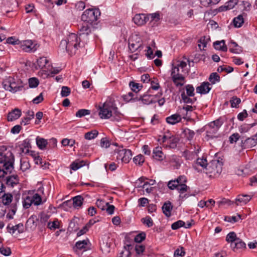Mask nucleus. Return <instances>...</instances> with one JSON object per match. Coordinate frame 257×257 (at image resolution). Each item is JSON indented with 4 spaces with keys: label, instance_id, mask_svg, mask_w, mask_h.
I'll return each instance as SVG.
<instances>
[{
    "label": "nucleus",
    "instance_id": "nucleus-48",
    "mask_svg": "<svg viewBox=\"0 0 257 257\" xmlns=\"http://www.w3.org/2000/svg\"><path fill=\"white\" fill-rule=\"evenodd\" d=\"M21 149H22V152H24V149H26V153H28L29 152V148H31V144L30 141L29 139H25L23 141Z\"/></svg>",
    "mask_w": 257,
    "mask_h": 257
},
{
    "label": "nucleus",
    "instance_id": "nucleus-38",
    "mask_svg": "<svg viewBox=\"0 0 257 257\" xmlns=\"http://www.w3.org/2000/svg\"><path fill=\"white\" fill-rule=\"evenodd\" d=\"M183 133L184 134L185 137L189 141L192 140L195 135L194 132L188 128H185L183 130Z\"/></svg>",
    "mask_w": 257,
    "mask_h": 257
},
{
    "label": "nucleus",
    "instance_id": "nucleus-13",
    "mask_svg": "<svg viewBox=\"0 0 257 257\" xmlns=\"http://www.w3.org/2000/svg\"><path fill=\"white\" fill-rule=\"evenodd\" d=\"M8 231L14 234L16 231H18L19 234L22 233L24 231V225L22 223H20L15 226H11V224H9L7 227Z\"/></svg>",
    "mask_w": 257,
    "mask_h": 257
},
{
    "label": "nucleus",
    "instance_id": "nucleus-62",
    "mask_svg": "<svg viewBox=\"0 0 257 257\" xmlns=\"http://www.w3.org/2000/svg\"><path fill=\"white\" fill-rule=\"evenodd\" d=\"M145 246L142 244H136L135 246V250L138 255L142 254L145 251Z\"/></svg>",
    "mask_w": 257,
    "mask_h": 257
},
{
    "label": "nucleus",
    "instance_id": "nucleus-33",
    "mask_svg": "<svg viewBox=\"0 0 257 257\" xmlns=\"http://www.w3.org/2000/svg\"><path fill=\"white\" fill-rule=\"evenodd\" d=\"M98 135V132L96 130H93L85 133L84 138L87 140H91L96 138Z\"/></svg>",
    "mask_w": 257,
    "mask_h": 257
},
{
    "label": "nucleus",
    "instance_id": "nucleus-30",
    "mask_svg": "<svg viewBox=\"0 0 257 257\" xmlns=\"http://www.w3.org/2000/svg\"><path fill=\"white\" fill-rule=\"evenodd\" d=\"M233 25L235 28H240L244 23V19L242 15H239L233 20Z\"/></svg>",
    "mask_w": 257,
    "mask_h": 257
},
{
    "label": "nucleus",
    "instance_id": "nucleus-54",
    "mask_svg": "<svg viewBox=\"0 0 257 257\" xmlns=\"http://www.w3.org/2000/svg\"><path fill=\"white\" fill-rule=\"evenodd\" d=\"M142 222L146 224L148 227H152L153 225V221L150 216H147L141 219Z\"/></svg>",
    "mask_w": 257,
    "mask_h": 257
},
{
    "label": "nucleus",
    "instance_id": "nucleus-27",
    "mask_svg": "<svg viewBox=\"0 0 257 257\" xmlns=\"http://www.w3.org/2000/svg\"><path fill=\"white\" fill-rule=\"evenodd\" d=\"M238 238V237H237L236 233L234 231H231L227 234L225 240L228 243H230V246H231Z\"/></svg>",
    "mask_w": 257,
    "mask_h": 257
},
{
    "label": "nucleus",
    "instance_id": "nucleus-37",
    "mask_svg": "<svg viewBox=\"0 0 257 257\" xmlns=\"http://www.w3.org/2000/svg\"><path fill=\"white\" fill-rule=\"evenodd\" d=\"M12 172H10L9 171L6 170L4 167H0V183H3L5 181V179L7 175L9 174H11Z\"/></svg>",
    "mask_w": 257,
    "mask_h": 257
},
{
    "label": "nucleus",
    "instance_id": "nucleus-44",
    "mask_svg": "<svg viewBox=\"0 0 257 257\" xmlns=\"http://www.w3.org/2000/svg\"><path fill=\"white\" fill-rule=\"evenodd\" d=\"M33 203L32 197L29 196H27L23 201V207L26 209L29 208Z\"/></svg>",
    "mask_w": 257,
    "mask_h": 257
},
{
    "label": "nucleus",
    "instance_id": "nucleus-23",
    "mask_svg": "<svg viewBox=\"0 0 257 257\" xmlns=\"http://www.w3.org/2000/svg\"><path fill=\"white\" fill-rule=\"evenodd\" d=\"M213 46L216 50L223 52H226L227 51V47L225 44V41L223 40L220 41H215L213 43Z\"/></svg>",
    "mask_w": 257,
    "mask_h": 257
},
{
    "label": "nucleus",
    "instance_id": "nucleus-12",
    "mask_svg": "<svg viewBox=\"0 0 257 257\" xmlns=\"http://www.w3.org/2000/svg\"><path fill=\"white\" fill-rule=\"evenodd\" d=\"M243 140L241 141L242 146L244 148H251L255 146L257 144V133L251 137L245 139L243 142Z\"/></svg>",
    "mask_w": 257,
    "mask_h": 257
},
{
    "label": "nucleus",
    "instance_id": "nucleus-26",
    "mask_svg": "<svg viewBox=\"0 0 257 257\" xmlns=\"http://www.w3.org/2000/svg\"><path fill=\"white\" fill-rule=\"evenodd\" d=\"M38 219L36 215H31L28 219L26 222V226H29L30 228H35L37 225V221Z\"/></svg>",
    "mask_w": 257,
    "mask_h": 257
},
{
    "label": "nucleus",
    "instance_id": "nucleus-10",
    "mask_svg": "<svg viewBox=\"0 0 257 257\" xmlns=\"http://www.w3.org/2000/svg\"><path fill=\"white\" fill-rule=\"evenodd\" d=\"M133 21L137 25L141 26L149 21V18L147 14H137L133 18Z\"/></svg>",
    "mask_w": 257,
    "mask_h": 257
},
{
    "label": "nucleus",
    "instance_id": "nucleus-52",
    "mask_svg": "<svg viewBox=\"0 0 257 257\" xmlns=\"http://www.w3.org/2000/svg\"><path fill=\"white\" fill-rule=\"evenodd\" d=\"M146 236V233L144 232H142L140 233H139L135 237L134 241L137 243H140L145 239Z\"/></svg>",
    "mask_w": 257,
    "mask_h": 257
},
{
    "label": "nucleus",
    "instance_id": "nucleus-57",
    "mask_svg": "<svg viewBox=\"0 0 257 257\" xmlns=\"http://www.w3.org/2000/svg\"><path fill=\"white\" fill-rule=\"evenodd\" d=\"M126 149H124L122 148V147H121V149L119 148L118 149L115 150V152L117 154L116 156L117 160H120L121 161V158L123 157V156L124 155V151H126Z\"/></svg>",
    "mask_w": 257,
    "mask_h": 257
},
{
    "label": "nucleus",
    "instance_id": "nucleus-7",
    "mask_svg": "<svg viewBox=\"0 0 257 257\" xmlns=\"http://www.w3.org/2000/svg\"><path fill=\"white\" fill-rule=\"evenodd\" d=\"M100 16V11L98 9H89L85 10L82 14L81 20L97 26V20Z\"/></svg>",
    "mask_w": 257,
    "mask_h": 257
},
{
    "label": "nucleus",
    "instance_id": "nucleus-55",
    "mask_svg": "<svg viewBox=\"0 0 257 257\" xmlns=\"http://www.w3.org/2000/svg\"><path fill=\"white\" fill-rule=\"evenodd\" d=\"M39 84L38 79L35 77L31 78L29 79V85L30 88H35Z\"/></svg>",
    "mask_w": 257,
    "mask_h": 257
},
{
    "label": "nucleus",
    "instance_id": "nucleus-22",
    "mask_svg": "<svg viewBox=\"0 0 257 257\" xmlns=\"http://www.w3.org/2000/svg\"><path fill=\"white\" fill-rule=\"evenodd\" d=\"M163 213L167 217H170L171 215V211L173 209V205L170 201H167L164 203L162 207Z\"/></svg>",
    "mask_w": 257,
    "mask_h": 257
},
{
    "label": "nucleus",
    "instance_id": "nucleus-40",
    "mask_svg": "<svg viewBox=\"0 0 257 257\" xmlns=\"http://www.w3.org/2000/svg\"><path fill=\"white\" fill-rule=\"evenodd\" d=\"M128 45L130 51H131L132 53H133L138 49H139L141 47L142 44L139 41H138L136 43L129 42Z\"/></svg>",
    "mask_w": 257,
    "mask_h": 257
},
{
    "label": "nucleus",
    "instance_id": "nucleus-53",
    "mask_svg": "<svg viewBox=\"0 0 257 257\" xmlns=\"http://www.w3.org/2000/svg\"><path fill=\"white\" fill-rule=\"evenodd\" d=\"M186 95L188 96H193L194 95V88L192 85L188 84L186 85Z\"/></svg>",
    "mask_w": 257,
    "mask_h": 257
},
{
    "label": "nucleus",
    "instance_id": "nucleus-59",
    "mask_svg": "<svg viewBox=\"0 0 257 257\" xmlns=\"http://www.w3.org/2000/svg\"><path fill=\"white\" fill-rule=\"evenodd\" d=\"M87 244V240H83L82 241H77L75 244V247L79 249H82L85 248V246Z\"/></svg>",
    "mask_w": 257,
    "mask_h": 257
},
{
    "label": "nucleus",
    "instance_id": "nucleus-14",
    "mask_svg": "<svg viewBox=\"0 0 257 257\" xmlns=\"http://www.w3.org/2000/svg\"><path fill=\"white\" fill-rule=\"evenodd\" d=\"M210 85V84L208 82H203L200 86L196 87L197 93H200L201 94L208 93L211 89Z\"/></svg>",
    "mask_w": 257,
    "mask_h": 257
},
{
    "label": "nucleus",
    "instance_id": "nucleus-8",
    "mask_svg": "<svg viewBox=\"0 0 257 257\" xmlns=\"http://www.w3.org/2000/svg\"><path fill=\"white\" fill-rule=\"evenodd\" d=\"M19 46L23 51L27 53L34 52L38 47L37 44H34L31 40L20 41Z\"/></svg>",
    "mask_w": 257,
    "mask_h": 257
},
{
    "label": "nucleus",
    "instance_id": "nucleus-45",
    "mask_svg": "<svg viewBox=\"0 0 257 257\" xmlns=\"http://www.w3.org/2000/svg\"><path fill=\"white\" fill-rule=\"evenodd\" d=\"M32 197L33 203L35 205L38 206L42 203V198L41 196L38 194L35 193Z\"/></svg>",
    "mask_w": 257,
    "mask_h": 257
},
{
    "label": "nucleus",
    "instance_id": "nucleus-28",
    "mask_svg": "<svg viewBox=\"0 0 257 257\" xmlns=\"http://www.w3.org/2000/svg\"><path fill=\"white\" fill-rule=\"evenodd\" d=\"M250 199V196L248 195H239L235 199L236 204L237 205H238L239 204L237 202H239L245 204L249 202Z\"/></svg>",
    "mask_w": 257,
    "mask_h": 257
},
{
    "label": "nucleus",
    "instance_id": "nucleus-36",
    "mask_svg": "<svg viewBox=\"0 0 257 257\" xmlns=\"http://www.w3.org/2000/svg\"><path fill=\"white\" fill-rule=\"evenodd\" d=\"M132 156V151L130 150H126L124 151V155L121 158V161L124 163H128L131 160Z\"/></svg>",
    "mask_w": 257,
    "mask_h": 257
},
{
    "label": "nucleus",
    "instance_id": "nucleus-29",
    "mask_svg": "<svg viewBox=\"0 0 257 257\" xmlns=\"http://www.w3.org/2000/svg\"><path fill=\"white\" fill-rule=\"evenodd\" d=\"M36 144L38 147L41 150H44L46 148L48 143L47 140L37 137L36 138Z\"/></svg>",
    "mask_w": 257,
    "mask_h": 257
},
{
    "label": "nucleus",
    "instance_id": "nucleus-41",
    "mask_svg": "<svg viewBox=\"0 0 257 257\" xmlns=\"http://www.w3.org/2000/svg\"><path fill=\"white\" fill-rule=\"evenodd\" d=\"M134 162L139 166H142L145 162V158L143 155L140 154L133 158Z\"/></svg>",
    "mask_w": 257,
    "mask_h": 257
},
{
    "label": "nucleus",
    "instance_id": "nucleus-50",
    "mask_svg": "<svg viewBox=\"0 0 257 257\" xmlns=\"http://www.w3.org/2000/svg\"><path fill=\"white\" fill-rule=\"evenodd\" d=\"M90 113V111L88 109H81L77 111L75 115L78 117H82L86 115H89Z\"/></svg>",
    "mask_w": 257,
    "mask_h": 257
},
{
    "label": "nucleus",
    "instance_id": "nucleus-42",
    "mask_svg": "<svg viewBox=\"0 0 257 257\" xmlns=\"http://www.w3.org/2000/svg\"><path fill=\"white\" fill-rule=\"evenodd\" d=\"M37 65L39 68H43L45 67L48 63V60L45 57H40L37 61Z\"/></svg>",
    "mask_w": 257,
    "mask_h": 257
},
{
    "label": "nucleus",
    "instance_id": "nucleus-6",
    "mask_svg": "<svg viewBox=\"0 0 257 257\" xmlns=\"http://www.w3.org/2000/svg\"><path fill=\"white\" fill-rule=\"evenodd\" d=\"M15 160V156L12 152L0 153V164L10 172H12L14 169Z\"/></svg>",
    "mask_w": 257,
    "mask_h": 257
},
{
    "label": "nucleus",
    "instance_id": "nucleus-9",
    "mask_svg": "<svg viewBox=\"0 0 257 257\" xmlns=\"http://www.w3.org/2000/svg\"><path fill=\"white\" fill-rule=\"evenodd\" d=\"M98 27L96 25L87 23L82 21V22L78 26V29L80 31V35L85 34L86 35L92 33Z\"/></svg>",
    "mask_w": 257,
    "mask_h": 257
},
{
    "label": "nucleus",
    "instance_id": "nucleus-4",
    "mask_svg": "<svg viewBox=\"0 0 257 257\" xmlns=\"http://www.w3.org/2000/svg\"><path fill=\"white\" fill-rule=\"evenodd\" d=\"M226 119L225 116L220 117L218 119L210 122L206 126L207 129L206 137L208 138V140L218 137L215 134Z\"/></svg>",
    "mask_w": 257,
    "mask_h": 257
},
{
    "label": "nucleus",
    "instance_id": "nucleus-15",
    "mask_svg": "<svg viewBox=\"0 0 257 257\" xmlns=\"http://www.w3.org/2000/svg\"><path fill=\"white\" fill-rule=\"evenodd\" d=\"M80 221V219L78 217H74L72 220H71L68 230L70 232H76L78 230L79 227V222Z\"/></svg>",
    "mask_w": 257,
    "mask_h": 257
},
{
    "label": "nucleus",
    "instance_id": "nucleus-11",
    "mask_svg": "<svg viewBox=\"0 0 257 257\" xmlns=\"http://www.w3.org/2000/svg\"><path fill=\"white\" fill-rule=\"evenodd\" d=\"M19 177L17 175H12L7 176L5 182L8 187L13 188L19 184Z\"/></svg>",
    "mask_w": 257,
    "mask_h": 257
},
{
    "label": "nucleus",
    "instance_id": "nucleus-43",
    "mask_svg": "<svg viewBox=\"0 0 257 257\" xmlns=\"http://www.w3.org/2000/svg\"><path fill=\"white\" fill-rule=\"evenodd\" d=\"M255 124V123H253L251 124H244L241 125L239 127V132L241 133H246L248 132L251 127L254 126Z\"/></svg>",
    "mask_w": 257,
    "mask_h": 257
},
{
    "label": "nucleus",
    "instance_id": "nucleus-21",
    "mask_svg": "<svg viewBox=\"0 0 257 257\" xmlns=\"http://www.w3.org/2000/svg\"><path fill=\"white\" fill-rule=\"evenodd\" d=\"M153 158L158 161H162L165 158L161 147H157L153 150Z\"/></svg>",
    "mask_w": 257,
    "mask_h": 257
},
{
    "label": "nucleus",
    "instance_id": "nucleus-47",
    "mask_svg": "<svg viewBox=\"0 0 257 257\" xmlns=\"http://www.w3.org/2000/svg\"><path fill=\"white\" fill-rule=\"evenodd\" d=\"M178 141V138L173 136L170 141L168 142L169 147L171 149H175L177 147Z\"/></svg>",
    "mask_w": 257,
    "mask_h": 257
},
{
    "label": "nucleus",
    "instance_id": "nucleus-19",
    "mask_svg": "<svg viewBox=\"0 0 257 257\" xmlns=\"http://www.w3.org/2000/svg\"><path fill=\"white\" fill-rule=\"evenodd\" d=\"M149 16V19H150V24L152 25V27H155L158 25V24H156L159 22L160 20V15L159 12H156L155 13L150 14L148 15Z\"/></svg>",
    "mask_w": 257,
    "mask_h": 257
},
{
    "label": "nucleus",
    "instance_id": "nucleus-58",
    "mask_svg": "<svg viewBox=\"0 0 257 257\" xmlns=\"http://www.w3.org/2000/svg\"><path fill=\"white\" fill-rule=\"evenodd\" d=\"M195 106H192V105H186V106H184L182 108V109L186 111V114H184V116L183 117L184 119L186 118V116L188 114V111H192L193 110H195L196 109Z\"/></svg>",
    "mask_w": 257,
    "mask_h": 257
},
{
    "label": "nucleus",
    "instance_id": "nucleus-63",
    "mask_svg": "<svg viewBox=\"0 0 257 257\" xmlns=\"http://www.w3.org/2000/svg\"><path fill=\"white\" fill-rule=\"evenodd\" d=\"M145 55L149 59H152L154 58L155 55H154L153 51L150 46H147V50Z\"/></svg>",
    "mask_w": 257,
    "mask_h": 257
},
{
    "label": "nucleus",
    "instance_id": "nucleus-17",
    "mask_svg": "<svg viewBox=\"0 0 257 257\" xmlns=\"http://www.w3.org/2000/svg\"><path fill=\"white\" fill-rule=\"evenodd\" d=\"M181 116L177 113L172 114L166 118V122L170 124H175L181 121Z\"/></svg>",
    "mask_w": 257,
    "mask_h": 257
},
{
    "label": "nucleus",
    "instance_id": "nucleus-20",
    "mask_svg": "<svg viewBox=\"0 0 257 257\" xmlns=\"http://www.w3.org/2000/svg\"><path fill=\"white\" fill-rule=\"evenodd\" d=\"M150 91V89L142 95L141 104H149L155 102L153 100V96L149 94Z\"/></svg>",
    "mask_w": 257,
    "mask_h": 257
},
{
    "label": "nucleus",
    "instance_id": "nucleus-56",
    "mask_svg": "<svg viewBox=\"0 0 257 257\" xmlns=\"http://www.w3.org/2000/svg\"><path fill=\"white\" fill-rule=\"evenodd\" d=\"M30 167V165L28 161L25 160L21 161L20 169L23 172L26 171Z\"/></svg>",
    "mask_w": 257,
    "mask_h": 257
},
{
    "label": "nucleus",
    "instance_id": "nucleus-60",
    "mask_svg": "<svg viewBox=\"0 0 257 257\" xmlns=\"http://www.w3.org/2000/svg\"><path fill=\"white\" fill-rule=\"evenodd\" d=\"M71 92L70 88L67 86H62L61 91V95L62 97L68 96Z\"/></svg>",
    "mask_w": 257,
    "mask_h": 257
},
{
    "label": "nucleus",
    "instance_id": "nucleus-34",
    "mask_svg": "<svg viewBox=\"0 0 257 257\" xmlns=\"http://www.w3.org/2000/svg\"><path fill=\"white\" fill-rule=\"evenodd\" d=\"M129 85H130L132 90L133 92H136V93H137V92H139L140 90H141L142 89V88H143L142 85H141L139 83L135 82L134 81H131L130 82Z\"/></svg>",
    "mask_w": 257,
    "mask_h": 257
},
{
    "label": "nucleus",
    "instance_id": "nucleus-35",
    "mask_svg": "<svg viewBox=\"0 0 257 257\" xmlns=\"http://www.w3.org/2000/svg\"><path fill=\"white\" fill-rule=\"evenodd\" d=\"M172 80L177 87L182 86L184 85L185 77L184 76H180L177 77L174 76Z\"/></svg>",
    "mask_w": 257,
    "mask_h": 257
},
{
    "label": "nucleus",
    "instance_id": "nucleus-25",
    "mask_svg": "<svg viewBox=\"0 0 257 257\" xmlns=\"http://www.w3.org/2000/svg\"><path fill=\"white\" fill-rule=\"evenodd\" d=\"M9 212L7 213L6 217L9 219H12L13 216L15 214L17 210V206L16 203H13L8 207Z\"/></svg>",
    "mask_w": 257,
    "mask_h": 257
},
{
    "label": "nucleus",
    "instance_id": "nucleus-46",
    "mask_svg": "<svg viewBox=\"0 0 257 257\" xmlns=\"http://www.w3.org/2000/svg\"><path fill=\"white\" fill-rule=\"evenodd\" d=\"M209 81L213 84L220 81V76L217 73H212L209 77Z\"/></svg>",
    "mask_w": 257,
    "mask_h": 257
},
{
    "label": "nucleus",
    "instance_id": "nucleus-5",
    "mask_svg": "<svg viewBox=\"0 0 257 257\" xmlns=\"http://www.w3.org/2000/svg\"><path fill=\"white\" fill-rule=\"evenodd\" d=\"M3 85L5 90H9L13 93L22 90L24 86L22 81L12 77H9L4 80Z\"/></svg>",
    "mask_w": 257,
    "mask_h": 257
},
{
    "label": "nucleus",
    "instance_id": "nucleus-16",
    "mask_svg": "<svg viewBox=\"0 0 257 257\" xmlns=\"http://www.w3.org/2000/svg\"><path fill=\"white\" fill-rule=\"evenodd\" d=\"M21 110L20 109L15 108L8 113L7 119L9 121L15 120L21 116Z\"/></svg>",
    "mask_w": 257,
    "mask_h": 257
},
{
    "label": "nucleus",
    "instance_id": "nucleus-24",
    "mask_svg": "<svg viewBox=\"0 0 257 257\" xmlns=\"http://www.w3.org/2000/svg\"><path fill=\"white\" fill-rule=\"evenodd\" d=\"M229 51L235 54H240L242 52V48L233 41H231Z\"/></svg>",
    "mask_w": 257,
    "mask_h": 257
},
{
    "label": "nucleus",
    "instance_id": "nucleus-32",
    "mask_svg": "<svg viewBox=\"0 0 257 257\" xmlns=\"http://www.w3.org/2000/svg\"><path fill=\"white\" fill-rule=\"evenodd\" d=\"M84 198L81 195H77L73 198L72 204L75 208L81 207L83 204Z\"/></svg>",
    "mask_w": 257,
    "mask_h": 257
},
{
    "label": "nucleus",
    "instance_id": "nucleus-31",
    "mask_svg": "<svg viewBox=\"0 0 257 257\" xmlns=\"http://www.w3.org/2000/svg\"><path fill=\"white\" fill-rule=\"evenodd\" d=\"M181 98L185 103L187 104H193L197 100L196 97L193 98H190V96H187L184 91H183L181 94Z\"/></svg>",
    "mask_w": 257,
    "mask_h": 257
},
{
    "label": "nucleus",
    "instance_id": "nucleus-39",
    "mask_svg": "<svg viewBox=\"0 0 257 257\" xmlns=\"http://www.w3.org/2000/svg\"><path fill=\"white\" fill-rule=\"evenodd\" d=\"M2 197L3 203L4 205H9V204L12 202L13 196L10 193H4V194L2 195Z\"/></svg>",
    "mask_w": 257,
    "mask_h": 257
},
{
    "label": "nucleus",
    "instance_id": "nucleus-3",
    "mask_svg": "<svg viewBox=\"0 0 257 257\" xmlns=\"http://www.w3.org/2000/svg\"><path fill=\"white\" fill-rule=\"evenodd\" d=\"M187 182L186 177L184 175H180L174 180L169 181L167 186L170 190L176 189L180 194H183L189 189V187L186 184Z\"/></svg>",
    "mask_w": 257,
    "mask_h": 257
},
{
    "label": "nucleus",
    "instance_id": "nucleus-49",
    "mask_svg": "<svg viewBox=\"0 0 257 257\" xmlns=\"http://www.w3.org/2000/svg\"><path fill=\"white\" fill-rule=\"evenodd\" d=\"M240 102L241 100L239 98H238L236 96H233L230 100L231 107L235 108L238 107V105Z\"/></svg>",
    "mask_w": 257,
    "mask_h": 257
},
{
    "label": "nucleus",
    "instance_id": "nucleus-64",
    "mask_svg": "<svg viewBox=\"0 0 257 257\" xmlns=\"http://www.w3.org/2000/svg\"><path fill=\"white\" fill-rule=\"evenodd\" d=\"M196 163L204 168H205L207 165L206 159L203 158L197 159Z\"/></svg>",
    "mask_w": 257,
    "mask_h": 257
},
{
    "label": "nucleus",
    "instance_id": "nucleus-1",
    "mask_svg": "<svg viewBox=\"0 0 257 257\" xmlns=\"http://www.w3.org/2000/svg\"><path fill=\"white\" fill-rule=\"evenodd\" d=\"M99 115L101 118L108 119L112 117V120L118 121L121 118L122 114L118 110L114 101L111 99L107 100L103 104L102 107H100Z\"/></svg>",
    "mask_w": 257,
    "mask_h": 257
},
{
    "label": "nucleus",
    "instance_id": "nucleus-2",
    "mask_svg": "<svg viewBox=\"0 0 257 257\" xmlns=\"http://www.w3.org/2000/svg\"><path fill=\"white\" fill-rule=\"evenodd\" d=\"M80 39L78 36L74 33H71L68 36L67 40H63L61 41L59 47L73 54L75 53L76 51L80 47Z\"/></svg>",
    "mask_w": 257,
    "mask_h": 257
},
{
    "label": "nucleus",
    "instance_id": "nucleus-51",
    "mask_svg": "<svg viewBox=\"0 0 257 257\" xmlns=\"http://www.w3.org/2000/svg\"><path fill=\"white\" fill-rule=\"evenodd\" d=\"M185 225V222L181 220H178L171 225V228L173 230H177Z\"/></svg>",
    "mask_w": 257,
    "mask_h": 257
},
{
    "label": "nucleus",
    "instance_id": "nucleus-61",
    "mask_svg": "<svg viewBox=\"0 0 257 257\" xmlns=\"http://www.w3.org/2000/svg\"><path fill=\"white\" fill-rule=\"evenodd\" d=\"M185 254V251L183 247H181L180 249L178 248L174 252V257H182Z\"/></svg>",
    "mask_w": 257,
    "mask_h": 257
},
{
    "label": "nucleus",
    "instance_id": "nucleus-18",
    "mask_svg": "<svg viewBox=\"0 0 257 257\" xmlns=\"http://www.w3.org/2000/svg\"><path fill=\"white\" fill-rule=\"evenodd\" d=\"M231 247L234 251H237L239 249L246 248V244L242 239L238 238Z\"/></svg>",
    "mask_w": 257,
    "mask_h": 257
}]
</instances>
